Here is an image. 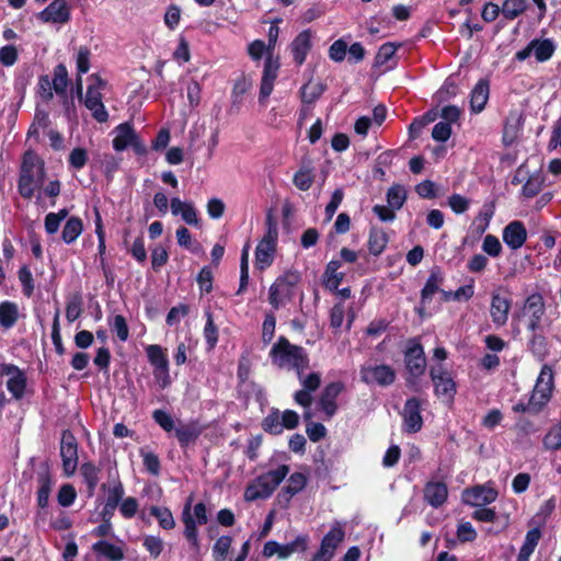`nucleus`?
I'll list each match as a JSON object with an SVG mask.
<instances>
[{
    "label": "nucleus",
    "instance_id": "nucleus-1",
    "mask_svg": "<svg viewBox=\"0 0 561 561\" xmlns=\"http://www.w3.org/2000/svg\"><path fill=\"white\" fill-rule=\"evenodd\" d=\"M68 69L65 64H58L54 70L53 76L41 75L38 82L35 88V95L44 104L53 102V105L57 104L60 107V113L70 121V101L68 93Z\"/></svg>",
    "mask_w": 561,
    "mask_h": 561
},
{
    "label": "nucleus",
    "instance_id": "nucleus-2",
    "mask_svg": "<svg viewBox=\"0 0 561 561\" xmlns=\"http://www.w3.org/2000/svg\"><path fill=\"white\" fill-rule=\"evenodd\" d=\"M45 178V163L43 159L33 150H26L23 153L20 175L18 180V191L24 198H32L38 185Z\"/></svg>",
    "mask_w": 561,
    "mask_h": 561
},
{
    "label": "nucleus",
    "instance_id": "nucleus-3",
    "mask_svg": "<svg viewBox=\"0 0 561 561\" xmlns=\"http://www.w3.org/2000/svg\"><path fill=\"white\" fill-rule=\"evenodd\" d=\"M87 83V90L83 92L82 79L76 80V93L79 101L91 112L96 122H107L108 113L102 102L101 93L106 82L98 73H92L88 77Z\"/></svg>",
    "mask_w": 561,
    "mask_h": 561
},
{
    "label": "nucleus",
    "instance_id": "nucleus-4",
    "mask_svg": "<svg viewBox=\"0 0 561 561\" xmlns=\"http://www.w3.org/2000/svg\"><path fill=\"white\" fill-rule=\"evenodd\" d=\"M272 363L279 368L306 370L309 367V357L305 348L291 344L280 336L270 351Z\"/></svg>",
    "mask_w": 561,
    "mask_h": 561
},
{
    "label": "nucleus",
    "instance_id": "nucleus-5",
    "mask_svg": "<svg viewBox=\"0 0 561 561\" xmlns=\"http://www.w3.org/2000/svg\"><path fill=\"white\" fill-rule=\"evenodd\" d=\"M289 472L287 465H280L255 478L244 490V500L253 502L270 497Z\"/></svg>",
    "mask_w": 561,
    "mask_h": 561
},
{
    "label": "nucleus",
    "instance_id": "nucleus-6",
    "mask_svg": "<svg viewBox=\"0 0 561 561\" xmlns=\"http://www.w3.org/2000/svg\"><path fill=\"white\" fill-rule=\"evenodd\" d=\"M49 527L55 533L51 535L54 547L62 550L64 561H70V513L61 508L53 512Z\"/></svg>",
    "mask_w": 561,
    "mask_h": 561
},
{
    "label": "nucleus",
    "instance_id": "nucleus-7",
    "mask_svg": "<svg viewBox=\"0 0 561 561\" xmlns=\"http://www.w3.org/2000/svg\"><path fill=\"white\" fill-rule=\"evenodd\" d=\"M300 282L297 271H286L278 276L268 289V302L274 309H278L294 297L295 288Z\"/></svg>",
    "mask_w": 561,
    "mask_h": 561
},
{
    "label": "nucleus",
    "instance_id": "nucleus-8",
    "mask_svg": "<svg viewBox=\"0 0 561 561\" xmlns=\"http://www.w3.org/2000/svg\"><path fill=\"white\" fill-rule=\"evenodd\" d=\"M266 231L255 249V264L259 270H264L273 263L278 238L277 221L268 214L265 220Z\"/></svg>",
    "mask_w": 561,
    "mask_h": 561
},
{
    "label": "nucleus",
    "instance_id": "nucleus-9",
    "mask_svg": "<svg viewBox=\"0 0 561 561\" xmlns=\"http://www.w3.org/2000/svg\"><path fill=\"white\" fill-rule=\"evenodd\" d=\"M7 376V389L11 398L20 401L27 388V376L24 369L12 363H0V377Z\"/></svg>",
    "mask_w": 561,
    "mask_h": 561
},
{
    "label": "nucleus",
    "instance_id": "nucleus-10",
    "mask_svg": "<svg viewBox=\"0 0 561 561\" xmlns=\"http://www.w3.org/2000/svg\"><path fill=\"white\" fill-rule=\"evenodd\" d=\"M309 538L306 535L298 536L294 541L280 545L274 540L264 543L262 554L265 558L277 556L279 559H287L296 552H305L308 549Z\"/></svg>",
    "mask_w": 561,
    "mask_h": 561
},
{
    "label": "nucleus",
    "instance_id": "nucleus-11",
    "mask_svg": "<svg viewBox=\"0 0 561 561\" xmlns=\"http://www.w3.org/2000/svg\"><path fill=\"white\" fill-rule=\"evenodd\" d=\"M360 380L367 385L388 387L396 380V371L389 365H363L360 367Z\"/></svg>",
    "mask_w": 561,
    "mask_h": 561
},
{
    "label": "nucleus",
    "instance_id": "nucleus-12",
    "mask_svg": "<svg viewBox=\"0 0 561 561\" xmlns=\"http://www.w3.org/2000/svg\"><path fill=\"white\" fill-rule=\"evenodd\" d=\"M552 389L553 371L550 366L543 365L531 393V407L537 405L536 409H542L550 400Z\"/></svg>",
    "mask_w": 561,
    "mask_h": 561
},
{
    "label": "nucleus",
    "instance_id": "nucleus-13",
    "mask_svg": "<svg viewBox=\"0 0 561 561\" xmlns=\"http://www.w3.org/2000/svg\"><path fill=\"white\" fill-rule=\"evenodd\" d=\"M304 371L305 370H298L296 373L302 388L296 391L294 399L297 404L308 409L312 403L311 393L314 392L321 385V374L310 373L305 375Z\"/></svg>",
    "mask_w": 561,
    "mask_h": 561
},
{
    "label": "nucleus",
    "instance_id": "nucleus-14",
    "mask_svg": "<svg viewBox=\"0 0 561 561\" xmlns=\"http://www.w3.org/2000/svg\"><path fill=\"white\" fill-rule=\"evenodd\" d=\"M431 378L434 383L435 393L446 402H451L456 394V383L449 373L442 367L431 369Z\"/></svg>",
    "mask_w": 561,
    "mask_h": 561
},
{
    "label": "nucleus",
    "instance_id": "nucleus-15",
    "mask_svg": "<svg viewBox=\"0 0 561 561\" xmlns=\"http://www.w3.org/2000/svg\"><path fill=\"white\" fill-rule=\"evenodd\" d=\"M512 301L502 295L500 290L492 291L490 304V317L495 327H504L507 323Z\"/></svg>",
    "mask_w": 561,
    "mask_h": 561
},
{
    "label": "nucleus",
    "instance_id": "nucleus-16",
    "mask_svg": "<svg viewBox=\"0 0 561 561\" xmlns=\"http://www.w3.org/2000/svg\"><path fill=\"white\" fill-rule=\"evenodd\" d=\"M497 492L489 485H476L463 490L462 502L470 506H485L494 502Z\"/></svg>",
    "mask_w": 561,
    "mask_h": 561
},
{
    "label": "nucleus",
    "instance_id": "nucleus-17",
    "mask_svg": "<svg viewBox=\"0 0 561 561\" xmlns=\"http://www.w3.org/2000/svg\"><path fill=\"white\" fill-rule=\"evenodd\" d=\"M345 389L342 381L327 385L320 396L319 405L328 417H332L337 411L336 398Z\"/></svg>",
    "mask_w": 561,
    "mask_h": 561
},
{
    "label": "nucleus",
    "instance_id": "nucleus-18",
    "mask_svg": "<svg viewBox=\"0 0 561 561\" xmlns=\"http://www.w3.org/2000/svg\"><path fill=\"white\" fill-rule=\"evenodd\" d=\"M402 417L405 431L409 433H417L423 425V419L421 415V402L416 398L407 400Z\"/></svg>",
    "mask_w": 561,
    "mask_h": 561
},
{
    "label": "nucleus",
    "instance_id": "nucleus-19",
    "mask_svg": "<svg viewBox=\"0 0 561 561\" xmlns=\"http://www.w3.org/2000/svg\"><path fill=\"white\" fill-rule=\"evenodd\" d=\"M279 69V62L277 59H274L271 55L267 56L264 62V70L261 80L260 88V102H264L272 93L274 81L277 78V72Z\"/></svg>",
    "mask_w": 561,
    "mask_h": 561
},
{
    "label": "nucleus",
    "instance_id": "nucleus-20",
    "mask_svg": "<svg viewBox=\"0 0 561 561\" xmlns=\"http://www.w3.org/2000/svg\"><path fill=\"white\" fill-rule=\"evenodd\" d=\"M405 364L409 373L413 377H420L424 374L426 359L423 347L420 343L413 342L405 352Z\"/></svg>",
    "mask_w": 561,
    "mask_h": 561
},
{
    "label": "nucleus",
    "instance_id": "nucleus-21",
    "mask_svg": "<svg viewBox=\"0 0 561 561\" xmlns=\"http://www.w3.org/2000/svg\"><path fill=\"white\" fill-rule=\"evenodd\" d=\"M192 501L193 497L190 496L184 505L181 519L184 524V536L190 541L193 550L195 552H199L201 545L197 534V527L196 522L194 520L193 514H192Z\"/></svg>",
    "mask_w": 561,
    "mask_h": 561
},
{
    "label": "nucleus",
    "instance_id": "nucleus-22",
    "mask_svg": "<svg viewBox=\"0 0 561 561\" xmlns=\"http://www.w3.org/2000/svg\"><path fill=\"white\" fill-rule=\"evenodd\" d=\"M202 433L203 426H201L198 421H190L187 423L178 421V427L174 432L181 447H187L194 444Z\"/></svg>",
    "mask_w": 561,
    "mask_h": 561
},
{
    "label": "nucleus",
    "instance_id": "nucleus-23",
    "mask_svg": "<svg viewBox=\"0 0 561 561\" xmlns=\"http://www.w3.org/2000/svg\"><path fill=\"white\" fill-rule=\"evenodd\" d=\"M525 311L529 313L528 329L536 331L539 328L540 320L545 314V302L540 294L530 295L525 302Z\"/></svg>",
    "mask_w": 561,
    "mask_h": 561
},
{
    "label": "nucleus",
    "instance_id": "nucleus-24",
    "mask_svg": "<svg viewBox=\"0 0 561 561\" xmlns=\"http://www.w3.org/2000/svg\"><path fill=\"white\" fill-rule=\"evenodd\" d=\"M43 22L65 23L69 19V10L65 0H54L38 14Z\"/></svg>",
    "mask_w": 561,
    "mask_h": 561
},
{
    "label": "nucleus",
    "instance_id": "nucleus-25",
    "mask_svg": "<svg viewBox=\"0 0 561 561\" xmlns=\"http://www.w3.org/2000/svg\"><path fill=\"white\" fill-rule=\"evenodd\" d=\"M527 239V231L520 221H512L503 230V241L512 250L523 247Z\"/></svg>",
    "mask_w": 561,
    "mask_h": 561
},
{
    "label": "nucleus",
    "instance_id": "nucleus-26",
    "mask_svg": "<svg viewBox=\"0 0 561 561\" xmlns=\"http://www.w3.org/2000/svg\"><path fill=\"white\" fill-rule=\"evenodd\" d=\"M311 38V31L305 30L295 37L290 45L294 60L299 66L305 62L306 57L312 47Z\"/></svg>",
    "mask_w": 561,
    "mask_h": 561
},
{
    "label": "nucleus",
    "instance_id": "nucleus-27",
    "mask_svg": "<svg viewBox=\"0 0 561 561\" xmlns=\"http://www.w3.org/2000/svg\"><path fill=\"white\" fill-rule=\"evenodd\" d=\"M424 500L433 507L442 506L448 497V489L444 482L430 481L424 486Z\"/></svg>",
    "mask_w": 561,
    "mask_h": 561
},
{
    "label": "nucleus",
    "instance_id": "nucleus-28",
    "mask_svg": "<svg viewBox=\"0 0 561 561\" xmlns=\"http://www.w3.org/2000/svg\"><path fill=\"white\" fill-rule=\"evenodd\" d=\"M171 213L174 216L181 215L182 219L191 226H198L197 211L192 202H183L178 197L171 199Z\"/></svg>",
    "mask_w": 561,
    "mask_h": 561
},
{
    "label": "nucleus",
    "instance_id": "nucleus-29",
    "mask_svg": "<svg viewBox=\"0 0 561 561\" xmlns=\"http://www.w3.org/2000/svg\"><path fill=\"white\" fill-rule=\"evenodd\" d=\"M115 134L113 147L116 151H123L130 145L137 147V136L130 124L124 123L118 125L115 128Z\"/></svg>",
    "mask_w": 561,
    "mask_h": 561
},
{
    "label": "nucleus",
    "instance_id": "nucleus-30",
    "mask_svg": "<svg viewBox=\"0 0 561 561\" xmlns=\"http://www.w3.org/2000/svg\"><path fill=\"white\" fill-rule=\"evenodd\" d=\"M20 319V310L16 302L3 300L0 302V328L2 330L12 329Z\"/></svg>",
    "mask_w": 561,
    "mask_h": 561
},
{
    "label": "nucleus",
    "instance_id": "nucleus-31",
    "mask_svg": "<svg viewBox=\"0 0 561 561\" xmlns=\"http://www.w3.org/2000/svg\"><path fill=\"white\" fill-rule=\"evenodd\" d=\"M92 550L98 557H102L110 561H122L125 556L122 546L114 545L106 540H99L93 543Z\"/></svg>",
    "mask_w": 561,
    "mask_h": 561
},
{
    "label": "nucleus",
    "instance_id": "nucleus-32",
    "mask_svg": "<svg viewBox=\"0 0 561 561\" xmlns=\"http://www.w3.org/2000/svg\"><path fill=\"white\" fill-rule=\"evenodd\" d=\"M490 87L486 80H480L471 91L470 106L472 112L480 113L489 100Z\"/></svg>",
    "mask_w": 561,
    "mask_h": 561
},
{
    "label": "nucleus",
    "instance_id": "nucleus-33",
    "mask_svg": "<svg viewBox=\"0 0 561 561\" xmlns=\"http://www.w3.org/2000/svg\"><path fill=\"white\" fill-rule=\"evenodd\" d=\"M38 490L36 492L37 506L46 508L48 506L49 495L53 488V480L48 470L38 473Z\"/></svg>",
    "mask_w": 561,
    "mask_h": 561
},
{
    "label": "nucleus",
    "instance_id": "nucleus-34",
    "mask_svg": "<svg viewBox=\"0 0 561 561\" xmlns=\"http://www.w3.org/2000/svg\"><path fill=\"white\" fill-rule=\"evenodd\" d=\"M541 538V531L539 527L531 528L527 531L523 546L519 549L516 561H529L530 556L535 551L539 540Z\"/></svg>",
    "mask_w": 561,
    "mask_h": 561
},
{
    "label": "nucleus",
    "instance_id": "nucleus-35",
    "mask_svg": "<svg viewBox=\"0 0 561 561\" xmlns=\"http://www.w3.org/2000/svg\"><path fill=\"white\" fill-rule=\"evenodd\" d=\"M523 125L522 116L518 114H511V116L507 118L504 130H503V144L505 146L513 145L520 133Z\"/></svg>",
    "mask_w": 561,
    "mask_h": 561
},
{
    "label": "nucleus",
    "instance_id": "nucleus-36",
    "mask_svg": "<svg viewBox=\"0 0 561 561\" xmlns=\"http://www.w3.org/2000/svg\"><path fill=\"white\" fill-rule=\"evenodd\" d=\"M388 241V236L383 229L373 227L368 238L369 252L375 256L380 255L386 249Z\"/></svg>",
    "mask_w": 561,
    "mask_h": 561
},
{
    "label": "nucleus",
    "instance_id": "nucleus-37",
    "mask_svg": "<svg viewBox=\"0 0 561 561\" xmlns=\"http://www.w3.org/2000/svg\"><path fill=\"white\" fill-rule=\"evenodd\" d=\"M443 280L444 276L438 267L433 268L425 286L422 289V301L431 300L433 295L439 290V286L442 285Z\"/></svg>",
    "mask_w": 561,
    "mask_h": 561
},
{
    "label": "nucleus",
    "instance_id": "nucleus-38",
    "mask_svg": "<svg viewBox=\"0 0 561 561\" xmlns=\"http://www.w3.org/2000/svg\"><path fill=\"white\" fill-rule=\"evenodd\" d=\"M102 490L106 494L105 503L118 506V504L123 501L125 490L123 483L118 479H114L107 483H104L102 485Z\"/></svg>",
    "mask_w": 561,
    "mask_h": 561
},
{
    "label": "nucleus",
    "instance_id": "nucleus-39",
    "mask_svg": "<svg viewBox=\"0 0 561 561\" xmlns=\"http://www.w3.org/2000/svg\"><path fill=\"white\" fill-rule=\"evenodd\" d=\"M341 264L339 261H331L328 263L324 272V285L330 290L337 289L339 285L343 280V273L339 272Z\"/></svg>",
    "mask_w": 561,
    "mask_h": 561
},
{
    "label": "nucleus",
    "instance_id": "nucleus-40",
    "mask_svg": "<svg viewBox=\"0 0 561 561\" xmlns=\"http://www.w3.org/2000/svg\"><path fill=\"white\" fill-rule=\"evenodd\" d=\"M307 484V477L304 473L295 472L288 480L286 486L283 489V496L289 501L295 494L304 490Z\"/></svg>",
    "mask_w": 561,
    "mask_h": 561
},
{
    "label": "nucleus",
    "instance_id": "nucleus-41",
    "mask_svg": "<svg viewBox=\"0 0 561 561\" xmlns=\"http://www.w3.org/2000/svg\"><path fill=\"white\" fill-rule=\"evenodd\" d=\"M325 85L321 82L309 81L300 89L301 101L307 104H312L324 92Z\"/></svg>",
    "mask_w": 561,
    "mask_h": 561
},
{
    "label": "nucleus",
    "instance_id": "nucleus-42",
    "mask_svg": "<svg viewBox=\"0 0 561 561\" xmlns=\"http://www.w3.org/2000/svg\"><path fill=\"white\" fill-rule=\"evenodd\" d=\"M530 46L536 59L540 62L550 59L556 49L554 44L550 39L533 41Z\"/></svg>",
    "mask_w": 561,
    "mask_h": 561
},
{
    "label": "nucleus",
    "instance_id": "nucleus-43",
    "mask_svg": "<svg viewBox=\"0 0 561 561\" xmlns=\"http://www.w3.org/2000/svg\"><path fill=\"white\" fill-rule=\"evenodd\" d=\"M526 9V0H504L502 4V14L507 20H514L523 14Z\"/></svg>",
    "mask_w": 561,
    "mask_h": 561
},
{
    "label": "nucleus",
    "instance_id": "nucleus-44",
    "mask_svg": "<svg viewBox=\"0 0 561 561\" xmlns=\"http://www.w3.org/2000/svg\"><path fill=\"white\" fill-rule=\"evenodd\" d=\"M407 201V191L400 184L392 185L387 192V203L394 210L400 209Z\"/></svg>",
    "mask_w": 561,
    "mask_h": 561
},
{
    "label": "nucleus",
    "instance_id": "nucleus-45",
    "mask_svg": "<svg viewBox=\"0 0 561 561\" xmlns=\"http://www.w3.org/2000/svg\"><path fill=\"white\" fill-rule=\"evenodd\" d=\"M147 357L154 368H162L169 366L168 357L160 345H149L146 347Z\"/></svg>",
    "mask_w": 561,
    "mask_h": 561
},
{
    "label": "nucleus",
    "instance_id": "nucleus-46",
    "mask_svg": "<svg viewBox=\"0 0 561 561\" xmlns=\"http://www.w3.org/2000/svg\"><path fill=\"white\" fill-rule=\"evenodd\" d=\"M345 533L342 526L336 523L330 531L323 537L321 545L335 552L337 546L343 541Z\"/></svg>",
    "mask_w": 561,
    "mask_h": 561
},
{
    "label": "nucleus",
    "instance_id": "nucleus-47",
    "mask_svg": "<svg viewBox=\"0 0 561 561\" xmlns=\"http://www.w3.org/2000/svg\"><path fill=\"white\" fill-rule=\"evenodd\" d=\"M99 470L91 462H85L80 467V474L88 486V493L91 496L94 493V489L99 481Z\"/></svg>",
    "mask_w": 561,
    "mask_h": 561
},
{
    "label": "nucleus",
    "instance_id": "nucleus-48",
    "mask_svg": "<svg viewBox=\"0 0 561 561\" xmlns=\"http://www.w3.org/2000/svg\"><path fill=\"white\" fill-rule=\"evenodd\" d=\"M314 180L312 169L308 167H301L294 175L293 182L295 186L300 191H308Z\"/></svg>",
    "mask_w": 561,
    "mask_h": 561
},
{
    "label": "nucleus",
    "instance_id": "nucleus-49",
    "mask_svg": "<svg viewBox=\"0 0 561 561\" xmlns=\"http://www.w3.org/2000/svg\"><path fill=\"white\" fill-rule=\"evenodd\" d=\"M150 513L158 519L159 525L163 529H173L174 528L175 520H174L173 515L169 508L160 507V506H152L150 508Z\"/></svg>",
    "mask_w": 561,
    "mask_h": 561
},
{
    "label": "nucleus",
    "instance_id": "nucleus-50",
    "mask_svg": "<svg viewBox=\"0 0 561 561\" xmlns=\"http://www.w3.org/2000/svg\"><path fill=\"white\" fill-rule=\"evenodd\" d=\"M91 66V51L87 47H80L76 56L77 79H82V75L87 73Z\"/></svg>",
    "mask_w": 561,
    "mask_h": 561
},
{
    "label": "nucleus",
    "instance_id": "nucleus-51",
    "mask_svg": "<svg viewBox=\"0 0 561 561\" xmlns=\"http://www.w3.org/2000/svg\"><path fill=\"white\" fill-rule=\"evenodd\" d=\"M542 445L547 450H559L561 448V428L554 425L549 428L542 438Z\"/></svg>",
    "mask_w": 561,
    "mask_h": 561
},
{
    "label": "nucleus",
    "instance_id": "nucleus-52",
    "mask_svg": "<svg viewBox=\"0 0 561 561\" xmlns=\"http://www.w3.org/2000/svg\"><path fill=\"white\" fill-rule=\"evenodd\" d=\"M60 455L62 458V467L66 476H70V430H64L60 442Z\"/></svg>",
    "mask_w": 561,
    "mask_h": 561
},
{
    "label": "nucleus",
    "instance_id": "nucleus-53",
    "mask_svg": "<svg viewBox=\"0 0 561 561\" xmlns=\"http://www.w3.org/2000/svg\"><path fill=\"white\" fill-rule=\"evenodd\" d=\"M232 539L229 536L219 537L213 548V557L215 561H225L230 550Z\"/></svg>",
    "mask_w": 561,
    "mask_h": 561
},
{
    "label": "nucleus",
    "instance_id": "nucleus-54",
    "mask_svg": "<svg viewBox=\"0 0 561 561\" xmlns=\"http://www.w3.org/2000/svg\"><path fill=\"white\" fill-rule=\"evenodd\" d=\"M152 419L167 433H170L172 431L175 432V428L178 427L171 414L164 410H154L152 413Z\"/></svg>",
    "mask_w": 561,
    "mask_h": 561
},
{
    "label": "nucleus",
    "instance_id": "nucleus-55",
    "mask_svg": "<svg viewBox=\"0 0 561 561\" xmlns=\"http://www.w3.org/2000/svg\"><path fill=\"white\" fill-rule=\"evenodd\" d=\"M263 428L264 431L271 434H280L283 432L282 426V417L278 410L272 411L264 420H263Z\"/></svg>",
    "mask_w": 561,
    "mask_h": 561
},
{
    "label": "nucleus",
    "instance_id": "nucleus-56",
    "mask_svg": "<svg viewBox=\"0 0 561 561\" xmlns=\"http://www.w3.org/2000/svg\"><path fill=\"white\" fill-rule=\"evenodd\" d=\"M68 215V209L62 208L59 213H49L45 217V230L53 234L58 231L61 220Z\"/></svg>",
    "mask_w": 561,
    "mask_h": 561
},
{
    "label": "nucleus",
    "instance_id": "nucleus-57",
    "mask_svg": "<svg viewBox=\"0 0 561 561\" xmlns=\"http://www.w3.org/2000/svg\"><path fill=\"white\" fill-rule=\"evenodd\" d=\"M18 277L22 285V291L24 296L31 297L34 291V282L30 268L25 265L20 267L18 271Z\"/></svg>",
    "mask_w": 561,
    "mask_h": 561
},
{
    "label": "nucleus",
    "instance_id": "nucleus-58",
    "mask_svg": "<svg viewBox=\"0 0 561 561\" xmlns=\"http://www.w3.org/2000/svg\"><path fill=\"white\" fill-rule=\"evenodd\" d=\"M51 342L54 344L55 351L58 355H64L66 353V348L64 347L60 328H59V312L57 311L54 317L53 325H51Z\"/></svg>",
    "mask_w": 561,
    "mask_h": 561
},
{
    "label": "nucleus",
    "instance_id": "nucleus-59",
    "mask_svg": "<svg viewBox=\"0 0 561 561\" xmlns=\"http://www.w3.org/2000/svg\"><path fill=\"white\" fill-rule=\"evenodd\" d=\"M140 455L142 457L144 466L146 469L151 474L158 476L161 468L159 457L154 453L145 449L140 450Z\"/></svg>",
    "mask_w": 561,
    "mask_h": 561
},
{
    "label": "nucleus",
    "instance_id": "nucleus-60",
    "mask_svg": "<svg viewBox=\"0 0 561 561\" xmlns=\"http://www.w3.org/2000/svg\"><path fill=\"white\" fill-rule=\"evenodd\" d=\"M206 317L207 322L204 329V336L209 347L213 348L218 341V330L214 323L213 314L210 311H206Z\"/></svg>",
    "mask_w": 561,
    "mask_h": 561
},
{
    "label": "nucleus",
    "instance_id": "nucleus-61",
    "mask_svg": "<svg viewBox=\"0 0 561 561\" xmlns=\"http://www.w3.org/2000/svg\"><path fill=\"white\" fill-rule=\"evenodd\" d=\"M19 58L18 49L13 45H5L0 48V62L5 67L13 66Z\"/></svg>",
    "mask_w": 561,
    "mask_h": 561
},
{
    "label": "nucleus",
    "instance_id": "nucleus-62",
    "mask_svg": "<svg viewBox=\"0 0 561 561\" xmlns=\"http://www.w3.org/2000/svg\"><path fill=\"white\" fill-rule=\"evenodd\" d=\"M396 51H397V46L392 43H386V44L381 45L378 53L376 54L375 64L377 66L385 65L392 58V56L394 55Z\"/></svg>",
    "mask_w": 561,
    "mask_h": 561
},
{
    "label": "nucleus",
    "instance_id": "nucleus-63",
    "mask_svg": "<svg viewBox=\"0 0 561 561\" xmlns=\"http://www.w3.org/2000/svg\"><path fill=\"white\" fill-rule=\"evenodd\" d=\"M482 249L489 255L496 257L500 255L502 251V245L500 240L495 236L488 234L483 240Z\"/></svg>",
    "mask_w": 561,
    "mask_h": 561
},
{
    "label": "nucleus",
    "instance_id": "nucleus-64",
    "mask_svg": "<svg viewBox=\"0 0 561 561\" xmlns=\"http://www.w3.org/2000/svg\"><path fill=\"white\" fill-rule=\"evenodd\" d=\"M457 538L461 542H471L477 538V531L469 522H462L457 528Z\"/></svg>",
    "mask_w": 561,
    "mask_h": 561
}]
</instances>
